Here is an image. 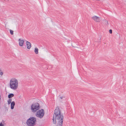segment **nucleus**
Masks as SVG:
<instances>
[{"label":"nucleus","instance_id":"obj_1","mask_svg":"<svg viewBox=\"0 0 126 126\" xmlns=\"http://www.w3.org/2000/svg\"><path fill=\"white\" fill-rule=\"evenodd\" d=\"M63 116L61 114L60 110L58 107H57L55 110L53 115V123L55 124L57 121H63Z\"/></svg>","mask_w":126,"mask_h":126},{"label":"nucleus","instance_id":"obj_2","mask_svg":"<svg viewBox=\"0 0 126 126\" xmlns=\"http://www.w3.org/2000/svg\"><path fill=\"white\" fill-rule=\"evenodd\" d=\"M18 81L15 78L11 79L10 82V86L12 89L14 90L16 89L18 86Z\"/></svg>","mask_w":126,"mask_h":126},{"label":"nucleus","instance_id":"obj_3","mask_svg":"<svg viewBox=\"0 0 126 126\" xmlns=\"http://www.w3.org/2000/svg\"><path fill=\"white\" fill-rule=\"evenodd\" d=\"M36 119L34 117H31L28 119L26 122L27 125L29 126H34L35 125Z\"/></svg>","mask_w":126,"mask_h":126},{"label":"nucleus","instance_id":"obj_4","mask_svg":"<svg viewBox=\"0 0 126 126\" xmlns=\"http://www.w3.org/2000/svg\"><path fill=\"white\" fill-rule=\"evenodd\" d=\"M40 107L39 104L38 103H35L32 105L31 106V109L32 111L33 112H35L36 111L40 108Z\"/></svg>","mask_w":126,"mask_h":126},{"label":"nucleus","instance_id":"obj_5","mask_svg":"<svg viewBox=\"0 0 126 126\" xmlns=\"http://www.w3.org/2000/svg\"><path fill=\"white\" fill-rule=\"evenodd\" d=\"M44 114V111L43 109H42L37 112L36 113V115L37 117L41 118L43 117Z\"/></svg>","mask_w":126,"mask_h":126},{"label":"nucleus","instance_id":"obj_6","mask_svg":"<svg viewBox=\"0 0 126 126\" xmlns=\"http://www.w3.org/2000/svg\"><path fill=\"white\" fill-rule=\"evenodd\" d=\"M92 18L94 21L97 22H99L100 21V17L96 16H94L92 17Z\"/></svg>","mask_w":126,"mask_h":126},{"label":"nucleus","instance_id":"obj_7","mask_svg":"<svg viewBox=\"0 0 126 126\" xmlns=\"http://www.w3.org/2000/svg\"><path fill=\"white\" fill-rule=\"evenodd\" d=\"M19 42V45L20 46H22L24 44V41L23 40H22L21 39H19L18 40Z\"/></svg>","mask_w":126,"mask_h":126},{"label":"nucleus","instance_id":"obj_8","mask_svg":"<svg viewBox=\"0 0 126 126\" xmlns=\"http://www.w3.org/2000/svg\"><path fill=\"white\" fill-rule=\"evenodd\" d=\"M26 45L27 48L28 49H30L31 47V43L27 41L26 42Z\"/></svg>","mask_w":126,"mask_h":126},{"label":"nucleus","instance_id":"obj_9","mask_svg":"<svg viewBox=\"0 0 126 126\" xmlns=\"http://www.w3.org/2000/svg\"><path fill=\"white\" fill-rule=\"evenodd\" d=\"M63 121H57L58 122L57 126H62Z\"/></svg>","mask_w":126,"mask_h":126},{"label":"nucleus","instance_id":"obj_10","mask_svg":"<svg viewBox=\"0 0 126 126\" xmlns=\"http://www.w3.org/2000/svg\"><path fill=\"white\" fill-rule=\"evenodd\" d=\"M15 105V103L14 101H12L11 103V109H13L14 108Z\"/></svg>","mask_w":126,"mask_h":126},{"label":"nucleus","instance_id":"obj_11","mask_svg":"<svg viewBox=\"0 0 126 126\" xmlns=\"http://www.w3.org/2000/svg\"><path fill=\"white\" fill-rule=\"evenodd\" d=\"M102 23L106 25H107L108 24V21L106 20H103L102 22Z\"/></svg>","mask_w":126,"mask_h":126},{"label":"nucleus","instance_id":"obj_12","mask_svg":"<svg viewBox=\"0 0 126 126\" xmlns=\"http://www.w3.org/2000/svg\"><path fill=\"white\" fill-rule=\"evenodd\" d=\"M14 96V94H10L8 95V97L9 98H10L12 97H13Z\"/></svg>","mask_w":126,"mask_h":126},{"label":"nucleus","instance_id":"obj_13","mask_svg":"<svg viewBox=\"0 0 126 126\" xmlns=\"http://www.w3.org/2000/svg\"><path fill=\"white\" fill-rule=\"evenodd\" d=\"M34 52L36 54H37L38 53V49L37 48H35Z\"/></svg>","mask_w":126,"mask_h":126},{"label":"nucleus","instance_id":"obj_14","mask_svg":"<svg viewBox=\"0 0 126 126\" xmlns=\"http://www.w3.org/2000/svg\"><path fill=\"white\" fill-rule=\"evenodd\" d=\"M12 99H10L8 100V105H9L11 102Z\"/></svg>","mask_w":126,"mask_h":126},{"label":"nucleus","instance_id":"obj_15","mask_svg":"<svg viewBox=\"0 0 126 126\" xmlns=\"http://www.w3.org/2000/svg\"><path fill=\"white\" fill-rule=\"evenodd\" d=\"M10 33H11V34L12 35H13V32H14L13 31L11 30H10Z\"/></svg>","mask_w":126,"mask_h":126},{"label":"nucleus","instance_id":"obj_16","mask_svg":"<svg viewBox=\"0 0 126 126\" xmlns=\"http://www.w3.org/2000/svg\"><path fill=\"white\" fill-rule=\"evenodd\" d=\"M101 40V38L100 37H99L98 38V41H97V42H98L99 43L100 42V40Z\"/></svg>","mask_w":126,"mask_h":126},{"label":"nucleus","instance_id":"obj_17","mask_svg":"<svg viewBox=\"0 0 126 126\" xmlns=\"http://www.w3.org/2000/svg\"><path fill=\"white\" fill-rule=\"evenodd\" d=\"M3 73L2 72V71L0 70V75H2L3 74Z\"/></svg>","mask_w":126,"mask_h":126},{"label":"nucleus","instance_id":"obj_18","mask_svg":"<svg viewBox=\"0 0 126 126\" xmlns=\"http://www.w3.org/2000/svg\"><path fill=\"white\" fill-rule=\"evenodd\" d=\"M109 32L111 34L112 33V30L111 29L110 30H109Z\"/></svg>","mask_w":126,"mask_h":126},{"label":"nucleus","instance_id":"obj_19","mask_svg":"<svg viewBox=\"0 0 126 126\" xmlns=\"http://www.w3.org/2000/svg\"><path fill=\"white\" fill-rule=\"evenodd\" d=\"M4 126V125H3L2 123H1L0 124V126Z\"/></svg>","mask_w":126,"mask_h":126},{"label":"nucleus","instance_id":"obj_20","mask_svg":"<svg viewBox=\"0 0 126 126\" xmlns=\"http://www.w3.org/2000/svg\"><path fill=\"white\" fill-rule=\"evenodd\" d=\"M63 97H63V96L60 97V98L61 99H62Z\"/></svg>","mask_w":126,"mask_h":126},{"label":"nucleus","instance_id":"obj_21","mask_svg":"<svg viewBox=\"0 0 126 126\" xmlns=\"http://www.w3.org/2000/svg\"><path fill=\"white\" fill-rule=\"evenodd\" d=\"M1 96L0 95V101L1 100Z\"/></svg>","mask_w":126,"mask_h":126}]
</instances>
